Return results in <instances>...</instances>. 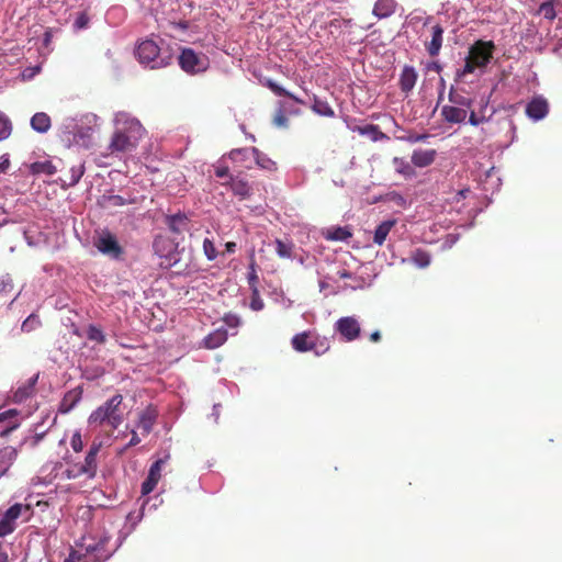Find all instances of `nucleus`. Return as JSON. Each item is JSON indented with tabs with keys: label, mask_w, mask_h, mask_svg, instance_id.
<instances>
[{
	"label": "nucleus",
	"mask_w": 562,
	"mask_h": 562,
	"mask_svg": "<svg viewBox=\"0 0 562 562\" xmlns=\"http://www.w3.org/2000/svg\"><path fill=\"white\" fill-rule=\"evenodd\" d=\"M20 412L15 408H11L0 413V425L5 420H9V424L3 426L0 430V438L8 437L13 430L18 429L21 425Z\"/></svg>",
	"instance_id": "obj_12"
},
{
	"label": "nucleus",
	"mask_w": 562,
	"mask_h": 562,
	"mask_svg": "<svg viewBox=\"0 0 562 562\" xmlns=\"http://www.w3.org/2000/svg\"><path fill=\"white\" fill-rule=\"evenodd\" d=\"M135 55L139 64L149 69L165 68L171 64L173 57L171 48L162 40L157 42L153 38L139 42Z\"/></svg>",
	"instance_id": "obj_2"
},
{
	"label": "nucleus",
	"mask_w": 562,
	"mask_h": 562,
	"mask_svg": "<svg viewBox=\"0 0 562 562\" xmlns=\"http://www.w3.org/2000/svg\"><path fill=\"white\" fill-rule=\"evenodd\" d=\"M81 397L82 389L80 386L69 390L59 404V412L61 414L69 413L80 402Z\"/></svg>",
	"instance_id": "obj_16"
},
{
	"label": "nucleus",
	"mask_w": 562,
	"mask_h": 562,
	"mask_svg": "<svg viewBox=\"0 0 562 562\" xmlns=\"http://www.w3.org/2000/svg\"><path fill=\"white\" fill-rule=\"evenodd\" d=\"M70 446L75 452H81L83 449V440L81 437L80 431H75L71 439H70Z\"/></svg>",
	"instance_id": "obj_51"
},
{
	"label": "nucleus",
	"mask_w": 562,
	"mask_h": 562,
	"mask_svg": "<svg viewBox=\"0 0 562 562\" xmlns=\"http://www.w3.org/2000/svg\"><path fill=\"white\" fill-rule=\"evenodd\" d=\"M158 482V479L147 475L146 480L142 483V494L147 495L151 493L155 490Z\"/></svg>",
	"instance_id": "obj_48"
},
{
	"label": "nucleus",
	"mask_w": 562,
	"mask_h": 562,
	"mask_svg": "<svg viewBox=\"0 0 562 562\" xmlns=\"http://www.w3.org/2000/svg\"><path fill=\"white\" fill-rule=\"evenodd\" d=\"M158 417L157 409L154 406L146 407L138 417L137 427L142 430L144 436H147L153 430V427Z\"/></svg>",
	"instance_id": "obj_13"
},
{
	"label": "nucleus",
	"mask_w": 562,
	"mask_h": 562,
	"mask_svg": "<svg viewBox=\"0 0 562 562\" xmlns=\"http://www.w3.org/2000/svg\"><path fill=\"white\" fill-rule=\"evenodd\" d=\"M227 340V331L224 328H218L209 334L204 340V347L207 349H215L221 347Z\"/></svg>",
	"instance_id": "obj_25"
},
{
	"label": "nucleus",
	"mask_w": 562,
	"mask_h": 562,
	"mask_svg": "<svg viewBox=\"0 0 562 562\" xmlns=\"http://www.w3.org/2000/svg\"><path fill=\"white\" fill-rule=\"evenodd\" d=\"M336 331L346 341H353L360 337L361 327L358 319L353 316H345L335 323Z\"/></svg>",
	"instance_id": "obj_9"
},
{
	"label": "nucleus",
	"mask_w": 562,
	"mask_h": 562,
	"mask_svg": "<svg viewBox=\"0 0 562 562\" xmlns=\"http://www.w3.org/2000/svg\"><path fill=\"white\" fill-rule=\"evenodd\" d=\"M312 333L306 330L294 335L291 339L292 348L297 352H307L312 350Z\"/></svg>",
	"instance_id": "obj_20"
},
{
	"label": "nucleus",
	"mask_w": 562,
	"mask_h": 562,
	"mask_svg": "<svg viewBox=\"0 0 562 562\" xmlns=\"http://www.w3.org/2000/svg\"><path fill=\"white\" fill-rule=\"evenodd\" d=\"M247 153H248L247 149H241V148L233 149L229 153V158L235 161H238V160H241L247 155Z\"/></svg>",
	"instance_id": "obj_56"
},
{
	"label": "nucleus",
	"mask_w": 562,
	"mask_h": 562,
	"mask_svg": "<svg viewBox=\"0 0 562 562\" xmlns=\"http://www.w3.org/2000/svg\"><path fill=\"white\" fill-rule=\"evenodd\" d=\"M31 127L41 134L47 133L52 126V120L45 112H37L31 117Z\"/></svg>",
	"instance_id": "obj_24"
},
{
	"label": "nucleus",
	"mask_w": 562,
	"mask_h": 562,
	"mask_svg": "<svg viewBox=\"0 0 562 562\" xmlns=\"http://www.w3.org/2000/svg\"><path fill=\"white\" fill-rule=\"evenodd\" d=\"M31 507L30 505H24L21 503H15L11 507H9L3 516L0 518V533L2 537H5L12 533L16 527V519L22 516L23 513L30 514Z\"/></svg>",
	"instance_id": "obj_7"
},
{
	"label": "nucleus",
	"mask_w": 562,
	"mask_h": 562,
	"mask_svg": "<svg viewBox=\"0 0 562 562\" xmlns=\"http://www.w3.org/2000/svg\"><path fill=\"white\" fill-rule=\"evenodd\" d=\"M158 482V479L147 475L146 480L142 483V494L147 495L151 493L155 490Z\"/></svg>",
	"instance_id": "obj_49"
},
{
	"label": "nucleus",
	"mask_w": 562,
	"mask_h": 562,
	"mask_svg": "<svg viewBox=\"0 0 562 562\" xmlns=\"http://www.w3.org/2000/svg\"><path fill=\"white\" fill-rule=\"evenodd\" d=\"M549 112L548 101L543 97L532 98L526 105V115L533 120L539 121L547 116Z\"/></svg>",
	"instance_id": "obj_10"
},
{
	"label": "nucleus",
	"mask_w": 562,
	"mask_h": 562,
	"mask_svg": "<svg viewBox=\"0 0 562 562\" xmlns=\"http://www.w3.org/2000/svg\"><path fill=\"white\" fill-rule=\"evenodd\" d=\"M412 261L418 268H426L430 263V255L423 249H416L412 255Z\"/></svg>",
	"instance_id": "obj_36"
},
{
	"label": "nucleus",
	"mask_w": 562,
	"mask_h": 562,
	"mask_svg": "<svg viewBox=\"0 0 562 562\" xmlns=\"http://www.w3.org/2000/svg\"><path fill=\"white\" fill-rule=\"evenodd\" d=\"M223 184L229 186L234 195L238 196L240 200L248 199L251 195L250 184L243 179L229 177V180Z\"/></svg>",
	"instance_id": "obj_18"
},
{
	"label": "nucleus",
	"mask_w": 562,
	"mask_h": 562,
	"mask_svg": "<svg viewBox=\"0 0 562 562\" xmlns=\"http://www.w3.org/2000/svg\"><path fill=\"white\" fill-rule=\"evenodd\" d=\"M188 222L189 220L184 214H176L168 217L169 229L177 234L187 229Z\"/></svg>",
	"instance_id": "obj_28"
},
{
	"label": "nucleus",
	"mask_w": 562,
	"mask_h": 562,
	"mask_svg": "<svg viewBox=\"0 0 562 562\" xmlns=\"http://www.w3.org/2000/svg\"><path fill=\"white\" fill-rule=\"evenodd\" d=\"M288 117L284 115L282 111H279L273 119V123L279 127H285L288 125Z\"/></svg>",
	"instance_id": "obj_55"
},
{
	"label": "nucleus",
	"mask_w": 562,
	"mask_h": 562,
	"mask_svg": "<svg viewBox=\"0 0 562 562\" xmlns=\"http://www.w3.org/2000/svg\"><path fill=\"white\" fill-rule=\"evenodd\" d=\"M443 42V29L440 24H436L431 27V40L425 43L426 50L431 57L439 54Z\"/></svg>",
	"instance_id": "obj_15"
},
{
	"label": "nucleus",
	"mask_w": 562,
	"mask_h": 562,
	"mask_svg": "<svg viewBox=\"0 0 562 562\" xmlns=\"http://www.w3.org/2000/svg\"><path fill=\"white\" fill-rule=\"evenodd\" d=\"M92 130L90 127L80 128L74 135V140L85 147H89L91 144Z\"/></svg>",
	"instance_id": "obj_37"
},
{
	"label": "nucleus",
	"mask_w": 562,
	"mask_h": 562,
	"mask_svg": "<svg viewBox=\"0 0 562 562\" xmlns=\"http://www.w3.org/2000/svg\"><path fill=\"white\" fill-rule=\"evenodd\" d=\"M19 456V450L12 446L0 449V480L9 475L11 467Z\"/></svg>",
	"instance_id": "obj_11"
},
{
	"label": "nucleus",
	"mask_w": 562,
	"mask_h": 562,
	"mask_svg": "<svg viewBox=\"0 0 562 562\" xmlns=\"http://www.w3.org/2000/svg\"><path fill=\"white\" fill-rule=\"evenodd\" d=\"M41 322L38 317L34 314H31L22 324L23 331H31L40 326Z\"/></svg>",
	"instance_id": "obj_50"
},
{
	"label": "nucleus",
	"mask_w": 562,
	"mask_h": 562,
	"mask_svg": "<svg viewBox=\"0 0 562 562\" xmlns=\"http://www.w3.org/2000/svg\"><path fill=\"white\" fill-rule=\"evenodd\" d=\"M106 200L113 206H122L125 204V199L121 195H110Z\"/></svg>",
	"instance_id": "obj_58"
},
{
	"label": "nucleus",
	"mask_w": 562,
	"mask_h": 562,
	"mask_svg": "<svg viewBox=\"0 0 562 562\" xmlns=\"http://www.w3.org/2000/svg\"><path fill=\"white\" fill-rule=\"evenodd\" d=\"M539 14H542L547 20H554L557 16L555 9L552 2L547 1L540 4Z\"/></svg>",
	"instance_id": "obj_42"
},
{
	"label": "nucleus",
	"mask_w": 562,
	"mask_h": 562,
	"mask_svg": "<svg viewBox=\"0 0 562 562\" xmlns=\"http://www.w3.org/2000/svg\"><path fill=\"white\" fill-rule=\"evenodd\" d=\"M312 350L316 356H322L330 348V341L327 337L316 335L312 339Z\"/></svg>",
	"instance_id": "obj_31"
},
{
	"label": "nucleus",
	"mask_w": 562,
	"mask_h": 562,
	"mask_svg": "<svg viewBox=\"0 0 562 562\" xmlns=\"http://www.w3.org/2000/svg\"><path fill=\"white\" fill-rule=\"evenodd\" d=\"M312 111L316 114L325 117H334L335 111L329 105V103L325 100L319 99L317 95H313V104L311 106Z\"/></svg>",
	"instance_id": "obj_27"
},
{
	"label": "nucleus",
	"mask_w": 562,
	"mask_h": 562,
	"mask_svg": "<svg viewBox=\"0 0 562 562\" xmlns=\"http://www.w3.org/2000/svg\"><path fill=\"white\" fill-rule=\"evenodd\" d=\"M494 43L492 41H476L469 50L465 64L462 69L458 70V77H465L473 74L476 68H484L493 57Z\"/></svg>",
	"instance_id": "obj_5"
},
{
	"label": "nucleus",
	"mask_w": 562,
	"mask_h": 562,
	"mask_svg": "<svg viewBox=\"0 0 562 562\" xmlns=\"http://www.w3.org/2000/svg\"><path fill=\"white\" fill-rule=\"evenodd\" d=\"M139 442H140V438L138 437L137 432L135 430H132V438H131L130 442L127 443L126 448L137 446Z\"/></svg>",
	"instance_id": "obj_62"
},
{
	"label": "nucleus",
	"mask_w": 562,
	"mask_h": 562,
	"mask_svg": "<svg viewBox=\"0 0 562 562\" xmlns=\"http://www.w3.org/2000/svg\"><path fill=\"white\" fill-rule=\"evenodd\" d=\"M258 282H259V278H258L257 270H256V263H255V260L252 259L249 265V272H248V284H249L250 290L258 289Z\"/></svg>",
	"instance_id": "obj_46"
},
{
	"label": "nucleus",
	"mask_w": 562,
	"mask_h": 562,
	"mask_svg": "<svg viewBox=\"0 0 562 562\" xmlns=\"http://www.w3.org/2000/svg\"><path fill=\"white\" fill-rule=\"evenodd\" d=\"M396 5L395 0H376L373 14L379 19L389 18L395 12Z\"/></svg>",
	"instance_id": "obj_23"
},
{
	"label": "nucleus",
	"mask_w": 562,
	"mask_h": 562,
	"mask_svg": "<svg viewBox=\"0 0 562 562\" xmlns=\"http://www.w3.org/2000/svg\"><path fill=\"white\" fill-rule=\"evenodd\" d=\"M86 335L89 340L95 341L101 345L106 341V337L103 330L99 326H95L93 324H90L87 327Z\"/></svg>",
	"instance_id": "obj_34"
},
{
	"label": "nucleus",
	"mask_w": 562,
	"mask_h": 562,
	"mask_svg": "<svg viewBox=\"0 0 562 562\" xmlns=\"http://www.w3.org/2000/svg\"><path fill=\"white\" fill-rule=\"evenodd\" d=\"M158 482V479L147 475L146 480L142 483V494L147 495L151 493L155 490Z\"/></svg>",
	"instance_id": "obj_47"
},
{
	"label": "nucleus",
	"mask_w": 562,
	"mask_h": 562,
	"mask_svg": "<svg viewBox=\"0 0 562 562\" xmlns=\"http://www.w3.org/2000/svg\"><path fill=\"white\" fill-rule=\"evenodd\" d=\"M395 220H387L382 222L374 232L373 243L378 246H382L391 232V229L395 226Z\"/></svg>",
	"instance_id": "obj_26"
},
{
	"label": "nucleus",
	"mask_w": 562,
	"mask_h": 562,
	"mask_svg": "<svg viewBox=\"0 0 562 562\" xmlns=\"http://www.w3.org/2000/svg\"><path fill=\"white\" fill-rule=\"evenodd\" d=\"M393 166L397 173L403 175L405 178H412L415 176V170L404 158L395 157L393 159Z\"/></svg>",
	"instance_id": "obj_32"
},
{
	"label": "nucleus",
	"mask_w": 562,
	"mask_h": 562,
	"mask_svg": "<svg viewBox=\"0 0 562 562\" xmlns=\"http://www.w3.org/2000/svg\"><path fill=\"white\" fill-rule=\"evenodd\" d=\"M215 176L217 178H224V177H227L229 178V170H228V167H217L215 169Z\"/></svg>",
	"instance_id": "obj_61"
},
{
	"label": "nucleus",
	"mask_w": 562,
	"mask_h": 562,
	"mask_svg": "<svg viewBox=\"0 0 562 562\" xmlns=\"http://www.w3.org/2000/svg\"><path fill=\"white\" fill-rule=\"evenodd\" d=\"M436 155L435 149H416L412 154V164L419 168L428 167L435 161Z\"/></svg>",
	"instance_id": "obj_19"
},
{
	"label": "nucleus",
	"mask_w": 562,
	"mask_h": 562,
	"mask_svg": "<svg viewBox=\"0 0 562 562\" xmlns=\"http://www.w3.org/2000/svg\"><path fill=\"white\" fill-rule=\"evenodd\" d=\"M485 121L484 116H477L476 113L471 109L469 115V123L473 126H477Z\"/></svg>",
	"instance_id": "obj_57"
},
{
	"label": "nucleus",
	"mask_w": 562,
	"mask_h": 562,
	"mask_svg": "<svg viewBox=\"0 0 562 562\" xmlns=\"http://www.w3.org/2000/svg\"><path fill=\"white\" fill-rule=\"evenodd\" d=\"M441 115L446 122L458 124L465 121L468 111L454 105H443L441 109Z\"/></svg>",
	"instance_id": "obj_17"
},
{
	"label": "nucleus",
	"mask_w": 562,
	"mask_h": 562,
	"mask_svg": "<svg viewBox=\"0 0 562 562\" xmlns=\"http://www.w3.org/2000/svg\"><path fill=\"white\" fill-rule=\"evenodd\" d=\"M13 292V282L9 274L0 276V295H8Z\"/></svg>",
	"instance_id": "obj_43"
},
{
	"label": "nucleus",
	"mask_w": 562,
	"mask_h": 562,
	"mask_svg": "<svg viewBox=\"0 0 562 562\" xmlns=\"http://www.w3.org/2000/svg\"><path fill=\"white\" fill-rule=\"evenodd\" d=\"M180 68L187 74H199L205 71L210 61L204 54H198L192 48L183 47L178 57Z\"/></svg>",
	"instance_id": "obj_6"
},
{
	"label": "nucleus",
	"mask_w": 562,
	"mask_h": 562,
	"mask_svg": "<svg viewBox=\"0 0 562 562\" xmlns=\"http://www.w3.org/2000/svg\"><path fill=\"white\" fill-rule=\"evenodd\" d=\"M36 382H37V375L29 379L26 383H24L23 385L19 386L13 392V394L11 396L12 402H14V403H22L26 398H29L32 395L33 391H34Z\"/></svg>",
	"instance_id": "obj_21"
},
{
	"label": "nucleus",
	"mask_w": 562,
	"mask_h": 562,
	"mask_svg": "<svg viewBox=\"0 0 562 562\" xmlns=\"http://www.w3.org/2000/svg\"><path fill=\"white\" fill-rule=\"evenodd\" d=\"M427 70H432L439 74L442 70V66L438 61H430L427 65Z\"/></svg>",
	"instance_id": "obj_63"
},
{
	"label": "nucleus",
	"mask_w": 562,
	"mask_h": 562,
	"mask_svg": "<svg viewBox=\"0 0 562 562\" xmlns=\"http://www.w3.org/2000/svg\"><path fill=\"white\" fill-rule=\"evenodd\" d=\"M224 323L232 328H236L240 325V317L236 314L228 313L223 317Z\"/></svg>",
	"instance_id": "obj_53"
},
{
	"label": "nucleus",
	"mask_w": 562,
	"mask_h": 562,
	"mask_svg": "<svg viewBox=\"0 0 562 562\" xmlns=\"http://www.w3.org/2000/svg\"><path fill=\"white\" fill-rule=\"evenodd\" d=\"M418 75L413 66L405 65L400 76V89L408 94L415 87Z\"/></svg>",
	"instance_id": "obj_14"
},
{
	"label": "nucleus",
	"mask_w": 562,
	"mask_h": 562,
	"mask_svg": "<svg viewBox=\"0 0 562 562\" xmlns=\"http://www.w3.org/2000/svg\"><path fill=\"white\" fill-rule=\"evenodd\" d=\"M265 307L263 300L260 296L259 289L251 290L250 308L252 311H261Z\"/></svg>",
	"instance_id": "obj_45"
},
{
	"label": "nucleus",
	"mask_w": 562,
	"mask_h": 562,
	"mask_svg": "<svg viewBox=\"0 0 562 562\" xmlns=\"http://www.w3.org/2000/svg\"><path fill=\"white\" fill-rule=\"evenodd\" d=\"M89 21H90V18H89L88 13L80 12L76 18L74 25L77 30H82L88 26Z\"/></svg>",
	"instance_id": "obj_52"
},
{
	"label": "nucleus",
	"mask_w": 562,
	"mask_h": 562,
	"mask_svg": "<svg viewBox=\"0 0 562 562\" xmlns=\"http://www.w3.org/2000/svg\"><path fill=\"white\" fill-rule=\"evenodd\" d=\"M79 560H80V554H78L76 551H71L69 557L67 559H65L64 562H79Z\"/></svg>",
	"instance_id": "obj_64"
},
{
	"label": "nucleus",
	"mask_w": 562,
	"mask_h": 562,
	"mask_svg": "<svg viewBox=\"0 0 562 562\" xmlns=\"http://www.w3.org/2000/svg\"><path fill=\"white\" fill-rule=\"evenodd\" d=\"M98 250L113 259H120L123 255V248L113 234L105 231L94 243Z\"/></svg>",
	"instance_id": "obj_8"
},
{
	"label": "nucleus",
	"mask_w": 562,
	"mask_h": 562,
	"mask_svg": "<svg viewBox=\"0 0 562 562\" xmlns=\"http://www.w3.org/2000/svg\"><path fill=\"white\" fill-rule=\"evenodd\" d=\"M250 151L256 160V164L260 168L266 169V170H274L276 169V162L272 159H270L267 155L261 153L258 148L252 147L250 149Z\"/></svg>",
	"instance_id": "obj_29"
},
{
	"label": "nucleus",
	"mask_w": 562,
	"mask_h": 562,
	"mask_svg": "<svg viewBox=\"0 0 562 562\" xmlns=\"http://www.w3.org/2000/svg\"><path fill=\"white\" fill-rule=\"evenodd\" d=\"M268 87L274 94H277L279 97H288V98L292 99L293 101H295L296 103L305 104L304 100L297 98L296 95L289 92L288 90H285L284 88H282L281 86H279L278 83H276L273 81H269Z\"/></svg>",
	"instance_id": "obj_35"
},
{
	"label": "nucleus",
	"mask_w": 562,
	"mask_h": 562,
	"mask_svg": "<svg viewBox=\"0 0 562 562\" xmlns=\"http://www.w3.org/2000/svg\"><path fill=\"white\" fill-rule=\"evenodd\" d=\"M428 137H429L428 134L411 133L406 137H401V138L407 140L409 143H419V142H425Z\"/></svg>",
	"instance_id": "obj_54"
},
{
	"label": "nucleus",
	"mask_w": 562,
	"mask_h": 562,
	"mask_svg": "<svg viewBox=\"0 0 562 562\" xmlns=\"http://www.w3.org/2000/svg\"><path fill=\"white\" fill-rule=\"evenodd\" d=\"M31 171L34 175L53 176L57 170L50 160L35 161L31 165Z\"/></svg>",
	"instance_id": "obj_30"
},
{
	"label": "nucleus",
	"mask_w": 562,
	"mask_h": 562,
	"mask_svg": "<svg viewBox=\"0 0 562 562\" xmlns=\"http://www.w3.org/2000/svg\"><path fill=\"white\" fill-rule=\"evenodd\" d=\"M12 132L11 121L0 112V140L7 139Z\"/></svg>",
	"instance_id": "obj_39"
},
{
	"label": "nucleus",
	"mask_w": 562,
	"mask_h": 562,
	"mask_svg": "<svg viewBox=\"0 0 562 562\" xmlns=\"http://www.w3.org/2000/svg\"><path fill=\"white\" fill-rule=\"evenodd\" d=\"M83 173H85V166L82 164L71 167L68 184L69 186L77 184L80 181Z\"/></svg>",
	"instance_id": "obj_44"
},
{
	"label": "nucleus",
	"mask_w": 562,
	"mask_h": 562,
	"mask_svg": "<svg viewBox=\"0 0 562 562\" xmlns=\"http://www.w3.org/2000/svg\"><path fill=\"white\" fill-rule=\"evenodd\" d=\"M116 128L113 133L109 149L111 153L131 151L145 135L140 122L126 113H119L115 117Z\"/></svg>",
	"instance_id": "obj_1"
},
{
	"label": "nucleus",
	"mask_w": 562,
	"mask_h": 562,
	"mask_svg": "<svg viewBox=\"0 0 562 562\" xmlns=\"http://www.w3.org/2000/svg\"><path fill=\"white\" fill-rule=\"evenodd\" d=\"M122 402L123 396L115 394L90 414L88 423L99 426L106 424L112 429H116L123 422Z\"/></svg>",
	"instance_id": "obj_4"
},
{
	"label": "nucleus",
	"mask_w": 562,
	"mask_h": 562,
	"mask_svg": "<svg viewBox=\"0 0 562 562\" xmlns=\"http://www.w3.org/2000/svg\"><path fill=\"white\" fill-rule=\"evenodd\" d=\"M276 251L280 258H291L293 251V244L284 243L281 239H276Z\"/></svg>",
	"instance_id": "obj_38"
},
{
	"label": "nucleus",
	"mask_w": 562,
	"mask_h": 562,
	"mask_svg": "<svg viewBox=\"0 0 562 562\" xmlns=\"http://www.w3.org/2000/svg\"><path fill=\"white\" fill-rule=\"evenodd\" d=\"M102 448V441L94 439L82 462H68L67 469L64 471V476L68 480H76L85 476L92 480L97 476L99 463L98 454Z\"/></svg>",
	"instance_id": "obj_3"
},
{
	"label": "nucleus",
	"mask_w": 562,
	"mask_h": 562,
	"mask_svg": "<svg viewBox=\"0 0 562 562\" xmlns=\"http://www.w3.org/2000/svg\"><path fill=\"white\" fill-rule=\"evenodd\" d=\"M352 234L346 227H334L327 231L325 237L328 240L345 241L350 238Z\"/></svg>",
	"instance_id": "obj_33"
},
{
	"label": "nucleus",
	"mask_w": 562,
	"mask_h": 562,
	"mask_svg": "<svg viewBox=\"0 0 562 562\" xmlns=\"http://www.w3.org/2000/svg\"><path fill=\"white\" fill-rule=\"evenodd\" d=\"M203 252L210 261L215 260L218 256V252L216 250L214 243L209 238H205L203 240Z\"/></svg>",
	"instance_id": "obj_40"
},
{
	"label": "nucleus",
	"mask_w": 562,
	"mask_h": 562,
	"mask_svg": "<svg viewBox=\"0 0 562 562\" xmlns=\"http://www.w3.org/2000/svg\"><path fill=\"white\" fill-rule=\"evenodd\" d=\"M372 132L374 134H379V138H385L386 136L379 130L376 125H368L362 133ZM374 139H378V136L374 137Z\"/></svg>",
	"instance_id": "obj_59"
},
{
	"label": "nucleus",
	"mask_w": 562,
	"mask_h": 562,
	"mask_svg": "<svg viewBox=\"0 0 562 562\" xmlns=\"http://www.w3.org/2000/svg\"><path fill=\"white\" fill-rule=\"evenodd\" d=\"M169 456H166L165 458L155 461L149 468L148 475L160 480L162 465L167 462Z\"/></svg>",
	"instance_id": "obj_41"
},
{
	"label": "nucleus",
	"mask_w": 562,
	"mask_h": 562,
	"mask_svg": "<svg viewBox=\"0 0 562 562\" xmlns=\"http://www.w3.org/2000/svg\"><path fill=\"white\" fill-rule=\"evenodd\" d=\"M448 98L452 105L465 109L467 111L471 110L474 103L472 98L465 95L463 91L456 90L454 88L450 89Z\"/></svg>",
	"instance_id": "obj_22"
},
{
	"label": "nucleus",
	"mask_w": 562,
	"mask_h": 562,
	"mask_svg": "<svg viewBox=\"0 0 562 562\" xmlns=\"http://www.w3.org/2000/svg\"><path fill=\"white\" fill-rule=\"evenodd\" d=\"M103 546H104L103 540H101L100 542H98L95 544L89 543L86 546V551L91 552V553L99 552Z\"/></svg>",
	"instance_id": "obj_60"
}]
</instances>
